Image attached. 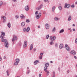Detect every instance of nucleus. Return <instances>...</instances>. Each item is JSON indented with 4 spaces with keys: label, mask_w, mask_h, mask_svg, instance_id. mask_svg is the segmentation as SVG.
Returning <instances> with one entry per match:
<instances>
[{
    "label": "nucleus",
    "mask_w": 77,
    "mask_h": 77,
    "mask_svg": "<svg viewBox=\"0 0 77 77\" xmlns=\"http://www.w3.org/2000/svg\"><path fill=\"white\" fill-rule=\"evenodd\" d=\"M75 44H77V38H76V39L75 41Z\"/></svg>",
    "instance_id": "37998d69"
},
{
    "label": "nucleus",
    "mask_w": 77,
    "mask_h": 77,
    "mask_svg": "<svg viewBox=\"0 0 77 77\" xmlns=\"http://www.w3.org/2000/svg\"><path fill=\"white\" fill-rule=\"evenodd\" d=\"M56 31V28L54 27V28L53 29L52 31L53 32H54Z\"/></svg>",
    "instance_id": "393cba45"
},
{
    "label": "nucleus",
    "mask_w": 77,
    "mask_h": 77,
    "mask_svg": "<svg viewBox=\"0 0 77 77\" xmlns=\"http://www.w3.org/2000/svg\"><path fill=\"white\" fill-rule=\"evenodd\" d=\"M50 38L51 41L50 42V45H53L54 44L53 41H54L55 40H56V36H54L53 37V36H51L50 37Z\"/></svg>",
    "instance_id": "f03ea898"
},
{
    "label": "nucleus",
    "mask_w": 77,
    "mask_h": 77,
    "mask_svg": "<svg viewBox=\"0 0 77 77\" xmlns=\"http://www.w3.org/2000/svg\"><path fill=\"white\" fill-rule=\"evenodd\" d=\"M45 71L46 72H47V75H48L49 74H50V72H49V71L47 70H46Z\"/></svg>",
    "instance_id": "cd10ccee"
},
{
    "label": "nucleus",
    "mask_w": 77,
    "mask_h": 77,
    "mask_svg": "<svg viewBox=\"0 0 77 77\" xmlns=\"http://www.w3.org/2000/svg\"><path fill=\"white\" fill-rule=\"evenodd\" d=\"M13 37H14V39L15 40H17V37L16 36H14Z\"/></svg>",
    "instance_id": "4c0bfd02"
},
{
    "label": "nucleus",
    "mask_w": 77,
    "mask_h": 77,
    "mask_svg": "<svg viewBox=\"0 0 77 77\" xmlns=\"http://www.w3.org/2000/svg\"><path fill=\"white\" fill-rule=\"evenodd\" d=\"M7 26L9 28H11V23L9 22L7 24Z\"/></svg>",
    "instance_id": "a211bd4d"
},
{
    "label": "nucleus",
    "mask_w": 77,
    "mask_h": 77,
    "mask_svg": "<svg viewBox=\"0 0 77 77\" xmlns=\"http://www.w3.org/2000/svg\"><path fill=\"white\" fill-rule=\"evenodd\" d=\"M21 26L22 27H23L25 26V23L24 22H22L21 24Z\"/></svg>",
    "instance_id": "5701e85b"
},
{
    "label": "nucleus",
    "mask_w": 77,
    "mask_h": 77,
    "mask_svg": "<svg viewBox=\"0 0 77 77\" xmlns=\"http://www.w3.org/2000/svg\"><path fill=\"white\" fill-rule=\"evenodd\" d=\"M23 31L24 32H25L26 31V28H24L23 29Z\"/></svg>",
    "instance_id": "c9c22d12"
},
{
    "label": "nucleus",
    "mask_w": 77,
    "mask_h": 77,
    "mask_svg": "<svg viewBox=\"0 0 77 77\" xmlns=\"http://www.w3.org/2000/svg\"><path fill=\"white\" fill-rule=\"evenodd\" d=\"M20 17L21 18H26V17L25 16H24V15L23 14H21L20 16Z\"/></svg>",
    "instance_id": "aec40b11"
},
{
    "label": "nucleus",
    "mask_w": 77,
    "mask_h": 77,
    "mask_svg": "<svg viewBox=\"0 0 77 77\" xmlns=\"http://www.w3.org/2000/svg\"><path fill=\"white\" fill-rule=\"evenodd\" d=\"M6 72H7V74L8 76H9V71L7 70L6 71Z\"/></svg>",
    "instance_id": "72a5a7b5"
},
{
    "label": "nucleus",
    "mask_w": 77,
    "mask_h": 77,
    "mask_svg": "<svg viewBox=\"0 0 77 77\" xmlns=\"http://www.w3.org/2000/svg\"><path fill=\"white\" fill-rule=\"evenodd\" d=\"M71 8H73L75 7V5H74V4H73L71 6Z\"/></svg>",
    "instance_id": "e433bc0d"
},
{
    "label": "nucleus",
    "mask_w": 77,
    "mask_h": 77,
    "mask_svg": "<svg viewBox=\"0 0 77 77\" xmlns=\"http://www.w3.org/2000/svg\"><path fill=\"white\" fill-rule=\"evenodd\" d=\"M4 59H6V57L5 56H4Z\"/></svg>",
    "instance_id": "680f3d73"
},
{
    "label": "nucleus",
    "mask_w": 77,
    "mask_h": 77,
    "mask_svg": "<svg viewBox=\"0 0 77 77\" xmlns=\"http://www.w3.org/2000/svg\"><path fill=\"white\" fill-rule=\"evenodd\" d=\"M2 35V36H4L5 35V33L4 32H2V34L1 35V36Z\"/></svg>",
    "instance_id": "c85d7f7f"
},
{
    "label": "nucleus",
    "mask_w": 77,
    "mask_h": 77,
    "mask_svg": "<svg viewBox=\"0 0 77 77\" xmlns=\"http://www.w3.org/2000/svg\"><path fill=\"white\" fill-rule=\"evenodd\" d=\"M39 60H36L35 61L34 63V65H36L37 63H39Z\"/></svg>",
    "instance_id": "f8f14e48"
},
{
    "label": "nucleus",
    "mask_w": 77,
    "mask_h": 77,
    "mask_svg": "<svg viewBox=\"0 0 77 77\" xmlns=\"http://www.w3.org/2000/svg\"><path fill=\"white\" fill-rule=\"evenodd\" d=\"M50 62H51V63H53V61H50Z\"/></svg>",
    "instance_id": "0e129e2a"
},
{
    "label": "nucleus",
    "mask_w": 77,
    "mask_h": 77,
    "mask_svg": "<svg viewBox=\"0 0 77 77\" xmlns=\"http://www.w3.org/2000/svg\"><path fill=\"white\" fill-rule=\"evenodd\" d=\"M13 2H17V0H11Z\"/></svg>",
    "instance_id": "a18cd8bd"
},
{
    "label": "nucleus",
    "mask_w": 77,
    "mask_h": 77,
    "mask_svg": "<svg viewBox=\"0 0 77 77\" xmlns=\"http://www.w3.org/2000/svg\"><path fill=\"white\" fill-rule=\"evenodd\" d=\"M39 58L40 59H41H41H42V56H40L39 57Z\"/></svg>",
    "instance_id": "f704fd0d"
},
{
    "label": "nucleus",
    "mask_w": 77,
    "mask_h": 77,
    "mask_svg": "<svg viewBox=\"0 0 77 77\" xmlns=\"http://www.w3.org/2000/svg\"><path fill=\"white\" fill-rule=\"evenodd\" d=\"M15 18H16V19H18V18H19V16H18V15H16Z\"/></svg>",
    "instance_id": "473e14b6"
},
{
    "label": "nucleus",
    "mask_w": 77,
    "mask_h": 77,
    "mask_svg": "<svg viewBox=\"0 0 77 77\" xmlns=\"http://www.w3.org/2000/svg\"><path fill=\"white\" fill-rule=\"evenodd\" d=\"M53 74H54L55 72H53Z\"/></svg>",
    "instance_id": "e2e57ef3"
},
{
    "label": "nucleus",
    "mask_w": 77,
    "mask_h": 77,
    "mask_svg": "<svg viewBox=\"0 0 77 77\" xmlns=\"http://www.w3.org/2000/svg\"><path fill=\"white\" fill-rule=\"evenodd\" d=\"M40 26H38V29H40Z\"/></svg>",
    "instance_id": "13d9d810"
},
{
    "label": "nucleus",
    "mask_w": 77,
    "mask_h": 77,
    "mask_svg": "<svg viewBox=\"0 0 77 77\" xmlns=\"http://www.w3.org/2000/svg\"><path fill=\"white\" fill-rule=\"evenodd\" d=\"M72 30L74 32H75V29H72Z\"/></svg>",
    "instance_id": "8fccbe9b"
},
{
    "label": "nucleus",
    "mask_w": 77,
    "mask_h": 77,
    "mask_svg": "<svg viewBox=\"0 0 77 77\" xmlns=\"http://www.w3.org/2000/svg\"><path fill=\"white\" fill-rule=\"evenodd\" d=\"M54 20H55V21H57L58 20H60V18L57 17H55L54 18Z\"/></svg>",
    "instance_id": "4468645a"
},
{
    "label": "nucleus",
    "mask_w": 77,
    "mask_h": 77,
    "mask_svg": "<svg viewBox=\"0 0 77 77\" xmlns=\"http://www.w3.org/2000/svg\"><path fill=\"white\" fill-rule=\"evenodd\" d=\"M48 1V0H44V1L45 2H47Z\"/></svg>",
    "instance_id": "603ef678"
},
{
    "label": "nucleus",
    "mask_w": 77,
    "mask_h": 77,
    "mask_svg": "<svg viewBox=\"0 0 77 77\" xmlns=\"http://www.w3.org/2000/svg\"><path fill=\"white\" fill-rule=\"evenodd\" d=\"M46 38L47 39H48L49 38V35H48L46 36Z\"/></svg>",
    "instance_id": "bb28decb"
},
{
    "label": "nucleus",
    "mask_w": 77,
    "mask_h": 77,
    "mask_svg": "<svg viewBox=\"0 0 77 77\" xmlns=\"http://www.w3.org/2000/svg\"><path fill=\"white\" fill-rule=\"evenodd\" d=\"M72 26H73V27H74V26H75V24H73Z\"/></svg>",
    "instance_id": "bf43d9fd"
},
{
    "label": "nucleus",
    "mask_w": 77,
    "mask_h": 77,
    "mask_svg": "<svg viewBox=\"0 0 77 77\" xmlns=\"http://www.w3.org/2000/svg\"><path fill=\"white\" fill-rule=\"evenodd\" d=\"M63 45L62 44H60L59 45V48L60 49H62L63 48Z\"/></svg>",
    "instance_id": "9d476101"
},
{
    "label": "nucleus",
    "mask_w": 77,
    "mask_h": 77,
    "mask_svg": "<svg viewBox=\"0 0 77 77\" xmlns=\"http://www.w3.org/2000/svg\"><path fill=\"white\" fill-rule=\"evenodd\" d=\"M64 32V29H63L60 30V31L59 32V33H63V32Z\"/></svg>",
    "instance_id": "dca6fc26"
},
{
    "label": "nucleus",
    "mask_w": 77,
    "mask_h": 77,
    "mask_svg": "<svg viewBox=\"0 0 77 77\" xmlns=\"http://www.w3.org/2000/svg\"><path fill=\"white\" fill-rule=\"evenodd\" d=\"M58 8H59V10H60V11L62 10V6H59L58 7Z\"/></svg>",
    "instance_id": "c756f323"
},
{
    "label": "nucleus",
    "mask_w": 77,
    "mask_h": 77,
    "mask_svg": "<svg viewBox=\"0 0 77 77\" xmlns=\"http://www.w3.org/2000/svg\"><path fill=\"white\" fill-rule=\"evenodd\" d=\"M29 6H28V5H26L25 8V9L26 11H29Z\"/></svg>",
    "instance_id": "1a4fd4ad"
},
{
    "label": "nucleus",
    "mask_w": 77,
    "mask_h": 77,
    "mask_svg": "<svg viewBox=\"0 0 77 77\" xmlns=\"http://www.w3.org/2000/svg\"><path fill=\"white\" fill-rule=\"evenodd\" d=\"M65 46L66 50L68 51H69L70 50V48L69 47V46L68 45L66 44Z\"/></svg>",
    "instance_id": "7ed1b4c3"
},
{
    "label": "nucleus",
    "mask_w": 77,
    "mask_h": 77,
    "mask_svg": "<svg viewBox=\"0 0 77 77\" xmlns=\"http://www.w3.org/2000/svg\"><path fill=\"white\" fill-rule=\"evenodd\" d=\"M35 17H36V18H37V19H39V18L40 17L38 15H36Z\"/></svg>",
    "instance_id": "a878e982"
},
{
    "label": "nucleus",
    "mask_w": 77,
    "mask_h": 77,
    "mask_svg": "<svg viewBox=\"0 0 77 77\" xmlns=\"http://www.w3.org/2000/svg\"><path fill=\"white\" fill-rule=\"evenodd\" d=\"M36 48L34 49V51H36Z\"/></svg>",
    "instance_id": "864d4df0"
},
{
    "label": "nucleus",
    "mask_w": 77,
    "mask_h": 77,
    "mask_svg": "<svg viewBox=\"0 0 77 77\" xmlns=\"http://www.w3.org/2000/svg\"><path fill=\"white\" fill-rule=\"evenodd\" d=\"M12 42H14L15 41V38H14V37H13L12 39Z\"/></svg>",
    "instance_id": "79ce46f5"
},
{
    "label": "nucleus",
    "mask_w": 77,
    "mask_h": 77,
    "mask_svg": "<svg viewBox=\"0 0 77 77\" xmlns=\"http://www.w3.org/2000/svg\"><path fill=\"white\" fill-rule=\"evenodd\" d=\"M70 7V5L68 4H65L64 8H67L68 9Z\"/></svg>",
    "instance_id": "20e7f679"
},
{
    "label": "nucleus",
    "mask_w": 77,
    "mask_h": 77,
    "mask_svg": "<svg viewBox=\"0 0 77 77\" xmlns=\"http://www.w3.org/2000/svg\"><path fill=\"white\" fill-rule=\"evenodd\" d=\"M30 72V71H28L27 72V74H29V73Z\"/></svg>",
    "instance_id": "6e6d98bb"
},
{
    "label": "nucleus",
    "mask_w": 77,
    "mask_h": 77,
    "mask_svg": "<svg viewBox=\"0 0 77 77\" xmlns=\"http://www.w3.org/2000/svg\"><path fill=\"white\" fill-rule=\"evenodd\" d=\"M18 63H17V62H15L14 64V65H17L18 64Z\"/></svg>",
    "instance_id": "2f4dec72"
},
{
    "label": "nucleus",
    "mask_w": 77,
    "mask_h": 77,
    "mask_svg": "<svg viewBox=\"0 0 77 77\" xmlns=\"http://www.w3.org/2000/svg\"><path fill=\"white\" fill-rule=\"evenodd\" d=\"M53 75H54L53 77H55V74H54Z\"/></svg>",
    "instance_id": "69168bd1"
},
{
    "label": "nucleus",
    "mask_w": 77,
    "mask_h": 77,
    "mask_svg": "<svg viewBox=\"0 0 77 77\" xmlns=\"http://www.w3.org/2000/svg\"><path fill=\"white\" fill-rule=\"evenodd\" d=\"M26 21L27 23H29V22H30V20L29 19H27L26 20Z\"/></svg>",
    "instance_id": "58836bf2"
},
{
    "label": "nucleus",
    "mask_w": 77,
    "mask_h": 77,
    "mask_svg": "<svg viewBox=\"0 0 77 77\" xmlns=\"http://www.w3.org/2000/svg\"><path fill=\"white\" fill-rule=\"evenodd\" d=\"M39 77H41V73H40L39 74Z\"/></svg>",
    "instance_id": "3c124183"
},
{
    "label": "nucleus",
    "mask_w": 77,
    "mask_h": 77,
    "mask_svg": "<svg viewBox=\"0 0 77 77\" xmlns=\"http://www.w3.org/2000/svg\"><path fill=\"white\" fill-rule=\"evenodd\" d=\"M74 58L75 59H77V57L75 56H74Z\"/></svg>",
    "instance_id": "de8ad7c7"
},
{
    "label": "nucleus",
    "mask_w": 77,
    "mask_h": 77,
    "mask_svg": "<svg viewBox=\"0 0 77 77\" xmlns=\"http://www.w3.org/2000/svg\"><path fill=\"white\" fill-rule=\"evenodd\" d=\"M67 72H68V73H69V71L68 70V71H67Z\"/></svg>",
    "instance_id": "052dcab7"
},
{
    "label": "nucleus",
    "mask_w": 77,
    "mask_h": 77,
    "mask_svg": "<svg viewBox=\"0 0 77 77\" xmlns=\"http://www.w3.org/2000/svg\"><path fill=\"white\" fill-rule=\"evenodd\" d=\"M42 7H43V5L42 4H41L39 7L37 8L36 9L37 10H39L41 9H42Z\"/></svg>",
    "instance_id": "39448f33"
},
{
    "label": "nucleus",
    "mask_w": 77,
    "mask_h": 77,
    "mask_svg": "<svg viewBox=\"0 0 77 77\" xmlns=\"http://www.w3.org/2000/svg\"><path fill=\"white\" fill-rule=\"evenodd\" d=\"M3 2H0V8H1V7L2 5H3Z\"/></svg>",
    "instance_id": "b1692460"
},
{
    "label": "nucleus",
    "mask_w": 77,
    "mask_h": 77,
    "mask_svg": "<svg viewBox=\"0 0 77 77\" xmlns=\"http://www.w3.org/2000/svg\"><path fill=\"white\" fill-rule=\"evenodd\" d=\"M45 66H46V67H48V66H49V63H45Z\"/></svg>",
    "instance_id": "f3484780"
},
{
    "label": "nucleus",
    "mask_w": 77,
    "mask_h": 77,
    "mask_svg": "<svg viewBox=\"0 0 77 77\" xmlns=\"http://www.w3.org/2000/svg\"><path fill=\"white\" fill-rule=\"evenodd\" d=\"M30 30V27H28L26 29V31L27 32H29V31Z\"/></svg>",
    "instance_id": "4be33fe9"
},
{
    "label": "nucleus",
    "mask_w": 77,
    "mask_h": 77,
    "mask_svg": "<svg viewBox=\"0 0 77 77\" xmlns=\"http://www.w3.org/2000/svg\"><path fill=\"white\" fill-rule=\"evenodd\" d=\"M58 45L57 43H56V44H55V46L56 48L58 47V45Z\"/></svg>",
    "instance_id": "a19ab883"
},
{
    "label": "nucleus",
    "mask_w": 77,
    "mask_h": 77,
    "mask_svg": "<svg viewBox=\"0 0 77 77\" xmlns=\"http://www.w3.org/2000/svg\"><path fill=\"white\" fill-rule=\"evenodd\" d=\"M38 14V11H36L35 12V15H37Z\"/></svg>",
    "instance_id": "c03bdc74"
},
{
    "label": "nucleus",
    "mask_w": 77,
    "mask_h": 77,
    "mask_svg": "<svg viewBox=\"0 0 77 77\" xmlns=\"http://www.w3.org/2000/svg\"><path fill=\"white\" fill-rule=\"evenodd\" d=\"M55 8H56V6H54L52 7V11L53 12H54V10H55Z\"/></svg>",
    "instance_id": "9b49d317"
},
{
    "label": "nucleus",
    "mask_w": 77,
    "mask_h": 77,
    "mask_svg": "<svg viewBox=\"0 0 77 77\" xmlns=\"http://www.w3.org/2000/svg\"><path fill=\"white\" fill-rule=\"evenodd\" d=\"M75 4H77V2H75Z\"/></svg>",
    "instance_id": "774afa93"
},
{
    "label": "nucleus",
    "mask_w": 77,
    "mask_h": 77,
    "mask_svg": "<svg viewBox=\"0 0 77 77\" xmlns=\"http://www.w3.org/2000/svg\"><path fill=\"white\" fill-rule=\"evenodd\" d=\"M2 57H0V61H1L2 60Z\"/></svg>",
    "instance_id": "5fc2aeb1"
},
{
    "label": "nucleus",
    "mask_w": 77,
    "mask_h": 77,
    "mask_svg": "<svg viewBox=\"0 0 77 77\" xmlns=\"http://www.w3.org/2000/svg\"><path fill=\"white\" fill-rule=\"evenodd\" d=\"M71 29V28L70 29L69 28L68 29V30H70Z\"/></svg>",
    "instance_id": "4d7b16f0"
},
{
    "label": "nucleus",
    "mask_w": 77,
    "mask_h": 77,
    "mask_svg": "<svg viewBox=\"0 0 77 77\" xmlns=\"http://www.w3.org/2000/svg\"><path fill=\"white\" fill-rule=\"evenodd\" d=\"M16 62H17V63H19L20 62V59L18 58H17L16 59Z\"/></svg>",
    "instance_id": "412c9836"
},
{
    "label": "nucleus",
    "mask_w": 77,
    "mask_h": 77,
    "mask_svg": "<svg viewBox=\"0 0 77 77\" xmlns=\"http://www.w3.org/2000/svg\"><path fill=\"white\" fill-rule=\"evenodd\" d=\"M4 20L3 21V23H5L6 20V17L5 16H4L3 17Z\"/></svg>",
    "instance_id": "6ab92c4d"
},
{
    "label": "nucleus",
    "mask_w": 77,
    "mask_h": 77,
    "mask_svg": "<svg viewBox=\"0 0 77 77\" xmlns=\"http://www.w3.org/2000/svg\"><path fill=\"white\" fill-rule=\"evenodd\" d=\"M68 20L69 21H71V16L69 15V16Z\"/></svg>",
    "instance_id": "2eb2a0df"
},
{
    "label": "nucleus",
    "mask_w": 77,
    "mask_h": 77,
    "mask_svg": "<svg viewBox=\"0 0 77 77\" xmlns=\"http://www.w3.org/2000/svg\"><path fill=\"white\" fill-rule=\"evenodd\" d=\"M4 17V16H2L1 17V18L2 19V18H3Z\"/></svg>",
    "instance_id": "09e8293b"
},
{
    "label": "nucleus",
    "mask_w": 77,
    "mask_h": 77,
    "mask_svg": "<svg viewBox=\"0 0 77 77\" xmlns=\"http://www.w3.org/2000/svg\"><path fill=\"white\" fill-rule=\"evenodd\" d=\"M33 44H32L30 45V50L31 51L33 49Z\"/></svg>",
    "instance_id": "ddd939ff"
},
{
    "label": "nucleus",
    "mask_w": 77,
    "mask_h": 77,
    "mask_svg": "<svg viewBox=\"0 0 77 77\" xmlns=\"http://www.w3.org/2000/svg\"><path fill=\"white\" fill-rule=\"evenodd\" d=\"M70 54H72L73 55H75L76 54V52L74 50H72L70 52Z\"/></svg>",
    "instance_id": "0eeeda50"
},
{
    "label": "nucleus",
    "mask_w": 77,
    "mask_h": 77,
    "mask_svg": "<svg viewBox=\"0 0 77 77\" xmlns=\"http://www.w3.org/2000/svg\"><path fill=\"white\" fill-rule=\"evenodd\" d=\"M47 69V67L46 66H45L44 68V71H47V70H46V69Z\"/></svg>",
    "instance_id": "7c9ffc66"
},
{
    "label": "nucleus",
    "mask_w": 77,
    "mask_h": 77,
    "mask_svg": "<svg viewBox=\"0 0 77 77\" xmlns=\"http://www.w3.org/2000/svg\"><path fill=\"white\" fill-rule=\"evenodd\" d=\"M43 54H44L42 53H40V55L42 56H43Z\"/></svg>",
    "instance_id": "49530a36"
},
{
    "label": "nucleus",
    "mask_w": 77,
    "mask_h": 77,
    "mask_svg": "<svg viewBox=\"0 0 77 77\" xmlns=\"http://www.w3.org/2000/svg\"><path fill=\"white\" fill-rule=\"evenodd\" d=\"M0 38L1 39H2V42H5V47H7V48H8V45L9 44V43L8 42H7V40L5 39V36H2V35H1L0 36Z\"/></svg>",
    "instance_id": "f257e3e1"
},
{
    "label": "nucleus",
    "mask_w": 77,
    "mask_h": 77,
    "mask_svg": "<svg viewBox=\"0 0 77 77\" xmlns=\"http://www.w3.org/2000/svg\"><path fill=\"white\" fill-rule=\"evenodd\" d=\"M38 15L40 17H41V14L39 13Z\"/></svg>",
    "instance_id": "ea45409f"
},
{
    "label": "nucleus",
    "mask_w": 77,
    "mask_h": 77,
    "mask_svg": "<svg viewBox=\"0 0 77 77\" xmlns=\"http://www.w3.org/2000/svg\"><path fill=\"white\" fill-rule=\"evenodd\" d=\"M45 28L46 29H49L50 28V25H49L48 23H46L45 25Z\"/></svg>",
    "instance_id": "423d86ee"
},
{
    "label": "nucleus",
    "mask_w": 77,
    "mask_h": 77,
    "mask_svg": "<svg viewBox=\"0 0 77 77\" xmlns=\"http://www.w3.org/2000/svg\"><path fill=\"white\" fill-rule=\"evenodd\" d=\"M27 45V42L26 41H25L24 42L23 47L24 48L26 47Z\"/></svg>",
    "instance_id": "6e6552de"
},
{
    "label": "nucleus",
    "mask_w": 77,
    "mask_h": 77,
    "mask_svg": "<svg viewBox=\"0 0 77 77\" xmlns=\"http://www.w3.org/2000/svg\"><path fill=\"white\" fill-rule=\"evenodd\" d=\"M58 70L59 71H60V68H58Z\"/></svg>",
    "instance_id": "338daca9"
}]
</instances>
